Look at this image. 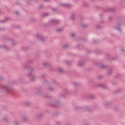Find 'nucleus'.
<instances>
[{
  "mask_svg": "<svg viewBox=\"0 0 125 125\" xmlns=\"http://www.w3.org/2000/svg\"><path fill=\"white\" fill-rule=\"evenodd\" d=\"M3 89H5V90L8 91L9 89H10V88L8 85H5L3 86Z\"/></svg>",
  "mask_w": 125,
  "mask_h": 125,
  "instance_id": "1",
  "label": "nucleus"
}]
</instances>
